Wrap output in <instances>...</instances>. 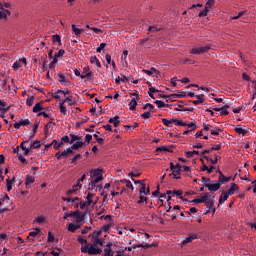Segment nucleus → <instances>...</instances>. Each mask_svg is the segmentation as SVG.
<instances>
[{
	"label": "nucleus",
	"mask_w": 256,
	"mask_h": 256,
	"mask_svg": "<svg viewBox=\"0 0 256 256\" xmlns=\"http://www.w3.org/2000/svg\"><path fill=\"white\" fill-rule=\"evenodd\" d=\"M209 49H211V44H206L205 46H200V47H196V48H192L190 50V53L192 55H201L203 53H207V51H209Z\"/></svg>",
	"instance_id": "1"
},
{
	"label": "nucleus",
	"mask_w": 256,
	"mask_h": 256,
	"mask_svg": "<svg viewBox=\"0 0 256 256\" xmlns=\"http://www.w3.org/2000/svg\"><path fill=\"white\" fill-rule=\"evenodd\" d=\"M204 187H206L208 191L215 193V191H219L221 189V183L214 180V181H211V183L204 184Z\"/></svg>",
	"instance_id": "2"
},
{
	"label": "nucleus",
	"mask_w": 256,
	"mask_h": 256,
	"mask_svg": "<svg viewBox=\"0 0 256 256\" xmlns=\"http://www.w3.org/2000/svg\"><path fill=\"white\" fill-rule=\"evenodd\" d=\"M76 225H83L85 223V213L79 210H76V215L74 216Z\"/></svg>",
	"instance_id": "3"
},
{
	"label": "nucleus",
	"mask_w": 256,
	"mask_h": 256,
	"mask_svg": "<svg viewBox=\"0 0 256 256\" xmlns=\"http://www.w3.org/2000/svg\"><path fill=\"white\" fill-rule=\"evenodd\" d=\"M57 77L59 78V83H61V85L64 87H69V85H71V81H69V79H67L64 74L59 73Z\"/></svg>",
	"instance_id": "4"
},
{
	"label": "nucleus",
	"mask_w": 256,
	"mask_h": 256,
	"mask_svg": "<svg viewBox=\"0 0 256 256\" xmlns=\"http://www.w3.org/2000/svg\"><path fill=\"white\" fill-rule=\"evenodd\" d=\"M90 177H94V178H98L100 177V179H103V170L97 168V169H92L90 171Z\"/></svg>",
	"instance_id": "5"
},
{
	"label": "nucleus",
	"mask_w": 256,
	"mask_h": 256,
	"mask_svg": "<svg viewBox=\"0 0 256 256\" xmlns=\"http://www.w3.org/2000/svg\"><path fill=\"white\" fill-rule=\"evenodd\" d=\"M231 181V178L229 177H225V175H223V172L219 171V177H218V183H220L221 185H225V183H229Z\"/></svg>",
	"instance_id": "6"
},
{
	"label": "nucleus",
	"mask_w": 256,
	"mask_h": 256,
	"mask_svg": "<svg viewBox=\"0 0 256 256\" xmlns=\"http://www.w3.org/2000/svg\"><path fill=\"white\" fill-rule=\"evenodd\" d=\"M195 239H199V235H197V234H190L188 237H186L181 242V245H187V243H191L192 241H195Z\"/></svg>",
	"instance_id": "7"
},
{
	"label": "nucleus",
	"mask_w": 256,
	"mask_h": 256,
	"mask_svg": "<svg viewBox=\"0 0 256 256\" xmlns=\"http://www.w3.org/2000/svg\"><path fill=\"white\" fill-rule=\"evenodd\" d=\"M111 247H113V243H108L106 245V248L104 249V255L103 256H113V255H115V251H113V249H111Z\"/></svg>",
	"instance_id": "8"
},
{
	"label": "nucleus",
	"mask_w": 256,
	"mask_h": 256,
	"mask_svg": "<svg viewBox=\"0 0 256 256\" xmlns=\"http://www.w3.org/2000/svg\"><path fill=\"white\" fill-rule=\"evenodd\" d=\"M169 177H172V179H181V168H175L172 170Z\"/></svg>",
	"instance_id": "9"
},
{
	"label": "nucleus",
	"mask_w": 256,
	"mask_h": 256,
	"mask_svg": "<svg viewBox=\"0 0 256 256\" xmlns=\"http://www.w3.org/2000/svg\"><path fill=\"white\" fill-rule=\"evenodd\" d=\"M33 183H35V177L27 175L25 178L26 189H31V185H33Z\"/></svg>",
	"instance_id": "10"
},
{
	"label": "nucleus",
	"mask_w": 256,
	"mask_h": 256,
	"mask_svg": "<svg viewBox=\"0 0 256 256\" xmlns=\"http://www.w3.org/2000/svg\"><path fill=\"white\" fill-rule=\"evenodd\" d=\"M204 204L207 207V211L205 212V215H207L208 213H211V210L215 207V200H208L206 202H204Z\"/></svg>",
	"instance_id": "11"
},
{
	"label": "nucleus",
	"mask_w": 256,
	"mask_h": 256,
	"mask_svg": "<svg viewBox=\"0 0 256 256\" xmlns=\"http://www.w3.org/2000/svg\"><path fill=\"white\" fill-rule=\"evenodd\" d=\"M67 229L70 233H75V231H77V229H81V225L75 223H69L67 226Z\"/></svg>",
	"instance_id": "12"
},
{
	"label": "nucleus",
	"mask_w": 256,
	"mask_h": 256,
	"mask_svg": "<svg viewBox=\"0 0 256 256\" xmlns=\"http://www.w3.org/2000/svg\"><path fill=\"white\" fill-rule=\"evenodd\" d=\"M83 145H85V142H82V140L73 142L72 145L70 146V149H71V151H73V150L77 151V149H81V147H83Z\"/></svg>",
	"instance_id": "13"
},
{
	"label": "nucleus",
	"mask_w": 256,
	"mask_h": 256,
	"mask_svg": "<svg viewBox=\"0 0 256 256\" xmlns=\"http://www.w3.org/2000/svg\"><path fill=\"white\" fill-rule=\"evenodd\" d=\"M10 77L7 76L4 80H0L2 82V87L4 91H11V85L7 84L9 83Z\"/></svg>",
	"instance_id": "14"
},
{
	"label": "nucleus",
	"mask_w": 256,
	"mask_h": 256,
	"mask_svg": "<svg viewBox=\"0 0 256 256\" xmlns=\"http://www.w3.org/2000/svg\"><path fill=\"white\" fill-rule=\"evenodd\" d=\"M137 101H139V97L132 98V100L128 104L130 107V111H135V109L137 108Z\"/></svg>",
	"instance_id": "15"
},
{
	"label": "nucleus",
	"mask_w": 256,
	"mask_h": 256,
	"mask_svg": "<svg viewBox=\"0 0 256 256\" xmlns=\"http://www.w3.org/2000/svg\"><path fill=\"white\" fill-rule=\"evenodd\" d=\"M239 189V187L237 186V184L232 183L231 187L226 191V193L228 195H235V192Z\"/></svg>",
	"instance_id": "16"
},
{
	"label": "nucleus",
	"mask_w": 256,
	"mask_h": 256,
	"mask_svg": "<svg viewBox=\"0 0 256 256\" xmlns=\"http://www.w3.org/2000/svg\"><path fill=\"white\" fill-rule=\"evenodd\" d=\"M53 125H55V122L50 121L44 126V135H46V137H49V129L52 128Z\"/></svg>",
	"instance_id": "17"
},
{
	"label": "nucleus",
	"mask_w": 256,
	"mask_h": 256,
	"mask_svg": "<svg viewBox=\"0 0 256 256\" xmlns=\"http://www.w3.org/2000/svg\"><path fill=\"white\" fill-rule=\"evenodd\" d=\"M108 123H111L112 125H114V127H119L121 121L119 120V116H115L113 118H110L108 120Z\"/></svg>",
	"instance_id": "18"
},
{
	"label": "nucleus",
	"mask_w": 256,
	"mask_h": 256,
	"mask_svg": "<svg viewBox=\"0 0 256 256\" xmlns=\"http://www.w3.org/2000/svg\"><path fill=\"white\" fill-rule=\"evenodd\" d=\"M204 159L206 160V161H210V163L212 164V165H217V161H219V159H221V156H219V155H215V159H213V158H209V156H204Z\"/></svg>",
	"instance_id": "19"
},
{
	"label": "nucleus",
	"mask_w": 256,
	"mask_h": 256,
	"mask_svg": "<svg viewBox=\"0 0 256 256\" xmlns=\"http://www.w3.org/2000/svg\"><path fill=\"white\" fill-rule=\"evenodd\" d=\"M59 109H60V113H62V115H69V113H70V111L67 110V107H65L64 102L59 103Z\"/></svg>",
	"instance_id": "20"
},
{
	"label": "nucleus",
	"mask_w": 256,
	"mask_h": 256,
	"mask_svg": "<svg viewBox=\"0 0 256 256\" xmlns=\"http://www.w3.org/2000/svg\"><path fill=\"white\" fill-rule=\"evenodd\" d=\"M11 109V106H7V103L0 99V111L7 113Z\"/></svg>",
	"instance_id": "21"
},
{
	"label": "nucleus",
	"mask_w": 256,
	"mask_h": 256,
	"mask_svg": "<svg viewBox=\"0 0 256 256\" xmlns=\"http://www.w3.org/2000/svg\"><path fill=\"white\" fill-rule=\"evenodd\" d=\"M61 155L64 159H67V157H71V155H73V150H71V148L68 147L66 150L61 152Z\"/></svg>",
	"instance_id": "22"
},
{
	"label": "nucleus",
	"mask_w": 256,
	"mask_h": 256,
	"mask_svg": "<svg viewBox=\"0 0 256 256\" xmlns=\"http://www.w3.org/2000/svg\"><path fill=\"white\" fill-rule=\"evenodd\" d=\"M162 151L168 152V153H173V150H171V148H169V146H160V147L156 148V153H161Z\"/></svg>",
	"instance_id": "23"
},
{
	"label": "nucleus",
	"mask_w": 256,
	"mask_h": 256,
	"mask_svg": "<svg viewBox=\"0 0 256 256\" xmlns=\"http://www.w3.org/2000/svg\"><path fill=\"white\" fill-rule=\"evenodd\" d=\"M90 63L92 65H96L98 68H101V62L99 61V59H97V56H91Z\"/></svg>",
	"instance_id": "24"
},
{
	"label": "nucleus",
	"mask_w": 256,
	"mask_h": 256,
	"mask_svg": "<svg viewBox=\"0 0 256 256\" xmlns=\"http://www.w3.org/2000/svg\"><path fill=\"white\" fill-rule=\"evenodd\" d=\"M235 131H236V133H238V135H243V136H245V135H247V133H249V130H245L241 126H236Z\"/></svg>",
	"instance_id": "25"
},
{
	"label": "nucleus",
	"mask_w": 256,
	"mask_h": 256,
	"mask_svg": "<svg viewBox=\"0 0 256 256\" xmlns=\"http://www.w3.org/2000/svg\"><path fill=\"white\" fill-rule=\"evenodd\" d=\"M71 27H72V32L74 33V35H76V37H80L83 29L77 28V26H75V24H72Z\"/></svg>",
	"instance_id": "26"
},
{
	"label": "nucleus",
	"mask_w": 256,
	"mask_h": 256,
	"mask_svg": "<svg viewBox=\"0 0 256 256\" xmlns=\"http://www.w3.org/2000/svg\"><path fill=\"white\" fill-rule=\"evenodd\" d=\"M195 97H196V99H198V100H193V101H192V103H193L194 105H199V104L203 103V101H204V99H203L204 95H203V94L196 95Z\"/></svg>",
	"instance_id": "27"
},
{
	"label": "nucleus",
	"mask_w": 256,
	"mask_h": 256,
	"mask_svg": "<svg viewBox=\"0 0 256 256\" xmlns=\"http://www.w3.org/2000/svg\"><path fill=\"white\" fill-rule=\"evenodd\" d=\"M142 109L145 111L146 109H148V111H151V113H155V106H153V104L151 103H147L145 104Z\"/></svg>",
	"instance_id": "28"
},
{
	"label": "nucleus",
	"mask_w": 256,
	"mask_h": 256,
	"mask_svg": "<svg viewBox=\"0 0 256 256\" xmlns=\"http://www.w3.org/2000/svg\"><path fill=\"white\" fill-rule=\"evenodd\" d=\"M39 129V122H36L34 125H33V129H32V132H31V136H30V139H33V137H35V135H37V130Z\"/></svg>",
	"instance_id": "29"
},
{
	"label": "nucleus",
	"mask_w": 256,
	"mask_h": 256,
	"mask_svg": "<svg viewBox=\"0 0 256 256\" xmlns=\"http://www.w3.org/2000/svg\"><path fill=\"white\" fill-rule=\"evenodd\" d=\"M62 103H68V105H75V100L73 99V96H70V97H66Z\"/></svg>",
	"instance_id": "30"
},
{
	"label": "nucleus",
	"mask_w": 256,
	"mask_h": 256,
	"mask_svg": "<svg viewBox=\"0 0 256 256\" xmlns=\"http://www.w3.org/2000/svg\"><path fill=\"white\" fill-rule=\"evenodd\" d=\"M229 199V195L225 192L224 195H221L219 198V205H223Z\"/></svg>",
	"instance_id": "31"
},
{
	"label": "nucleus",
	"mask_w": 256,
	"mask_h": 256,
	"mask_svg": "<svg viewBox=\"0 0 256 256\" xmlns=\"http://www.w3.org/2000/svg\"><path fill=\"white\" fill-rule=\"evenodd\" d=\"M50 145H53V147L58 150L61 149V146L63 145V142H59V140H53Z\"/></svg>",
	"instance_id": "32"
},
{
	"label": "nucleus",
	"mask_w": 256,
	"mask_h": 256,
	"mask_svg": "<svg viewBox=\"0 0 256 256\" xmlns=\"http://www.w3.org/2000/svg\"><path fill=\"white\" fill-rule=\"evenodd\" d=\"M89 255H97V245L91 244L89 247Z\"/></svg>",
	"instance_id": "33"
},
{
	"label": "nucleus",
	"mask_w": 256,
	"mask_h": 256,
	"mask_svg": "<svg viewBox=\"0 0 256 256\" xmlns=\"http://www.w3.org/2000/svg\"><path fill=\"white\" fill-rule=\"evenodd\" d=\"M75 141H81V137L79 135L70 134V143L73 144Z\"/></svg>",
	"instance_id": "34"
},
{
	"label": "nucleus",
	"mask_w": 256,
	"mask_h": 256,
	"mask_svg": "<svg viewBox=\"0 0 256 256\" xmlns=\"http://www.w3.org/2000/svg\"><path fill=\"white\" fill-rule=\"evenodd\" d=\"M185 155H186V157H187L188 159H191V157H194V155H199V151H197V150L187 151V152L185 153Z\"/></svg>",
	"instance_id": "35"
},
{
	"label": "nucleus",
	"mask_w": 256,
	"mask_h": 256,
	"mask_svg": "<svg viewBox=\"0 0 256 256\" xmlns=\"http://www.w3.org/2000/svg\"><path fill=\"white\" fill-rule=\"evenodd\" d=\"M17 157L22 165H27V163H29V161L25 159L21 153H17Z\"/></svg>",
	"instance_id": "36"
},
{
	"label": "nucleus",
	"mask_w": 256,
	"mask_h": 256,
	"mask_svg": "<svg viewBox=\"0 0 256 256\" xmlns=\"http://www.w3.org/2000/svg\"><path fill=\"white\" fill-rule=\"evenodd\" d=\"M138 247H141L142 249H151V247H157V243L152 244H138Z\"/></svg>",
	"instance_id": "37"
},
{
	"label": "nucleus",
	"mask_w": 256,
	"mask_h": 256,
	"mask_svg": "<svg viewBox=\"0 0 256 256\" xmlns=\"http://www.w3.org/2000/svg\"><path fill=\"white\" fill-rule=\"evenodd\" d=\"M155 105H157V107L159 109H161L162 107H169V104H165V102L161 101V100H156L154 101Z\"/></svg>",
	"instance_id": "38"
},
{
	"label": "nucleus",
	"mask_w": 256,
	"mask_h": 256,
	"mask_svg": "<svg viewBox=\"0 0 256 256\" xmlns=\"http://www.w3.org/2000/svg\"><path fill=\"white\" fill-rule=\"evenodd\" d=\"M39 147H41V141H39V140H35V141L30 145V149H39Z\"/></svg>",
	"instance_id": "39"
},
{
	"label": "nucleus",
	"mask_w": 256,
	"mask_h": 256,
	"mask_svg": "<svg viewBox=\"0 0 256 256\" xmlns=\"http://www.w3.org/2000/svg\"><path fill=\"white\" fill-rule=\"evenodd\" d=\"M92 204L91 200H87L86 202L80 201V209L83 211L85 207H89Z\"/></svg>",
	"instance_id": "40"
},
{
	"label": "nucleus",
	"mask_w": 256,
	"mask_h": 256,
	"mask_svg": "<svg viewBox=\"0 0 256 256\" xmlns=\"http://www.w3.org/2000/svg\"><path fill=\"white\" fill-rule=\"evenodd\" d=\"M52 39H53V43L61 45V36L59 34L53 35Z\"/></svg>",
	"instance_id": "41"
},
{
	"label": "nucleus",
	"mask_w": 256,
	"mask_h": 256,
	"mask_svg": "<svg viewBox=\"0 0 256 256\" xmlns=\"http://www.w3.org/2000/svg\"><path fill=\"white\" fill-rule=\"evenodd\" d=\"M39 111H43V106H41V103H37L33 107V113H39Z\"/></svg>",
	"instance_id": "42"
},
{
	"label": "nucleus",
	"mask_w": 256,
	"mask_h": 256,
	"mask_svg": "<svg viewBox=\"0 0 256 256\" xmlns=\"http://www.w3.org/2000/svg\"><path fill=\"white\" fill-rule=\"evenodd\" d=\"M21 67H23L21 64V60L14 62L12 65V69H14V71H17V69H21Z\"/></svg>",
	"instance_id": "43"
},
{
	"label": "nucleus",
	"mask_w": 256,
	"mask_h": 256,
	"mask_svg": "<svg viewBox=\"0 0 256 256\" xmlns=\"http://www.w3.org/2000/svg\"><path fill=\"white\" fill-rule=\"evenodd\" d=\"M83 157L81 154H76L73 158L70 159V163H73V165H77V160L81 159Z\"/></svg>",
	"instance_id": "44"
},
{
	"label": "nucleus",
	"mask_w": 256,
	"mask_h": 256,
	"mask_svg": "<svg viewBox=\"0 0 256 256\" xmlns=\"http://www.w3.org/2000/svg\"><path fill=\"white\" fill-rule=\"evenodd\" d=\"M77 191H79V188H77V186H73L72 189L67 190L66 195H68V197H69V196L73 195V193H77Z\"/></svg>",
	"instance_id": "45"
},
{
	"label": "nucleus",
	"mask_w": 256,
	"mask_h": 256,
	"mask_svg": "<svg viewBox=\"0 0 256 256\" xmlns=\"http://www.w3.org/2000/svg\"><path fill=\"white\" fill-rule=\"evenodd\" d=\"M39 233H41V229L35 228L34 231L29 233V237H37V235H39Z\"/></svg>",
	"instance_id": "46"
},
{
	"label": "nucleus",
	"mask_w": 256,
	"mask_h": 256,
	"mask_svg": "<svg viewBox=\"0 0 256 256\" xmlns=\"http://www.w3.org/2000/svg\"><path fill=\"white\" fill-rule=\"evenodd\" d=\"M172 123H174L177 126L187 127V122H183L181 120L174 119V122H172Z\"/></svg>",
	"instance_id": "47"
},
{
	"label": "nucleus",
	"mask_w": 256,
	"mask_h": 256,
	"mask_svg": "<svg viewBox=\"0 0 256 256\" xmlns=\"http://www.w3.org/2000/svg\"><path fill=\"white\" fill-rule=\"evenodd\" d=\"M175 121V119H171V120H168L166 118H163L162 119V123L163 125H165L166 127H170L171 123H173Z\"/></svg>",
	"instance_id": "48"
},
{
	"label": "nucleus",
	"mask_w": 256,
	"mask_h": 256,
	"mask_svg": "<svg viewBox=\"0 0 256 256\" xmlns=\"http://www.w3.org/2000/svg\"><path fill=\"white\" fill-rule=\"evenodd\" d=\"M191 203H207V201L205 200V197L201 196L200 198L192 200Z\"/></svg>",
	"instance_id": "49"
},
{
	"label": "nucleus",
	"mask_w": 256,
	"mask_h": 256,
	"mask_svg": "<svg viewBox=\"0 0 256 256\" xmlns=\"http://www.w3.org/2000/svg\"><path fill=\"white\" fill-rule=\"evenodd\" d=\"M34 101H35V96H31L30 98L26 99V105L28 107H31L33 105Z\"/></svg>",
	"instance_id": "50"
},
{
	"label": "nucleus",
	"mask_w": 256,
	"mask_h": 256,
	"mask_svg": "<svg viewBox=\"0 0 256 256\" xmlns=\"http://www.w3.org/2000/svg\"><path fill=\"white\" fill-rule=\"evenodd\" d=\"M34 223H39V225H41V223H45V216H38L35 220Z\"/></svg>",
	"instance_id": "51"
},
{
	"label": "nucleus",
	"mask_w": 256,
	"mask_h": 256,
	"mask_svg": "<svg viewBox=\"0 0 256 256\" xmlns=\"http://www.w3.org/2000/svg\"><path fill=\"white\" fill-rule=\"evenodd\" d=\"M146 75H153V73H157V69L155 67L150 68V70H143Z\"/></svg>",
	"instance_id": "52"
},
{
	"label": "nucleus",
	"mask_w": 256,
	"mask_h": 256,
	"mask_svg": "<svg viewBox=\"0 0 256 256\" xmlns=\"http://www.w3.org/2000/svg\"><path fill=\"white\" fill-rule=\"evenodd\" d=\"M6 187L7 191H11V189H13V182L9 178L6 180Z\"/></svg>",
	"instance_id": "53"
},
{
	"label": "nucleus",
	"mask_w": 256,
	"mask_h": 256,
	"mask_svg": "<svg viewBox=\"0 0 256 256\" xmlns=\"http://www.w3.org/2000/svg\"><path fill=\"white\" fill-rule=\"evenodd\" d=\"M58 61L59 60L57 58L53 57V60L49 64V69H55V65H57Z\"/></svg>",
	"instance_id": "54"
},
{
	"label": "nucleus",
	"mask_w": 256,
	"mask_h": 256,
	"mask_svg": "<svg viewBox=\"0 0 256 256\" xmlns=\"http://www.w3.org/2000/svg\"><path fill=\"white\" fill-rule=\"evenodd\" d=\"M186 127H188V129H191L192 131H195L197 129V124L195 122H191L189 124H186Z\"/></svg>",
	"instance_id": "55"
},
{
	"label": "nucleus",
	"mask_w": 256,
	"mask_h": 256,
	"mask_svg": "<svg viewBox=\"0 0 256 256\" xmlns=\"http://www.w3.org/2000/svg\"><path fill=\"white\" fill-rule=\"evenodd\" d=\"M93 137L96 138V141L99 145H103V143H105V140H103V138L99 137V135L94 134Z\"/></svg>",
	"instance_id": "56"
},
{
	"label": "nucleus",
	"mask_w": 256,
	"mask_h": 256,
	"mask_svg": "<svg viewBox=\"0 0 256 256\" xmlns=\"http://www.w3.org/2000/svg\"><path fill=\"white\" fill-rule=\"evenodd\" d=\"M221 131H223V130H221V128H219V127H215L214 129H212L211 130V135H219V133H221Z\"/></svg>",
	"instance_id": "57"
},
{
	"label": "nucleus",
	"mask_w": 256,
	"mask_h": 256,
	"mask_svg": "<svg viewBox=\"0 0 256 256\" xmlns=\"http://www.w3.org/2000/svg\"><path fill=\"white\" fill-rule=\"evenodd\" d=\"M207 13H209V9L204 8V10L199 12L198 17H207Z\"/></svg>",
	"instance_id": "58"
},
{
	"label": "nucleus",
	"mask_w": 256,
	"mask_h": 256,
	"mask_svg": "<svg viewBox=\"0 0 256 256\" xmlns=\"http://www.w3.org/2000/svg\"><path fill=\"white\" fill-rule=\"evenodd\" d=\"M63 55H65V51L63 49H60L58 53L54 55V58L59 60V57H63Z\"/></svg>",
	"instance_id": "59"
},
{
	"label": "nucleus",
	"mask_w": 256,
	"mask_h": 256,
	"mask_svg": "<svg viewBox=\"0 0 256 256\" xmlns=\"http://www.w3.org/2000/svg\"><path fill=\"white\" fill-rule=\"evenodd\" d=\"M100 181H103V178L98 177L91 180L90 185H97V183H100Z\"/></svg>",
	"instance_id": "60"
},
{
	"label": "nucleus",
	"mask_w": 256,
	"mask_h": 256,
	"mask_svg": "<svg viewBox=\"0 0 256 256\" xmlns=\"http://www.w3.org/2000/svg\"><path fill=\"white\" fill-rule=\"evenodd\" d=\"M57 93H61V95H71V90L65 89V90H57Z\"/></svg>",
	"instance_id": "61"
},
{
	"label": "nucleus",
	"mask_w": 256,
	"mask_h": 256,
	"mask_svg": "<svg viewBox=\"0 0 256 256\" xmlns=\"http://www.w3.org/2000/svg\"><path fill=\"white\" fill-rule=\"evenodd\" d=\"M20 125L25 127L27 125H31V121L29 119H23L20 121Z\"/></svg>",
	"instance_id": "62"
},
{
	"label": "nucleus",
	"mask_w": 256,
	"mask_h": 256,
	"mask_svg": "<svg viewBox=\"0 0 256 256\" xmlns=\"http://www.w3.org/2000/svg\"><path fill=\"white\" fill-rule=\"evenodd\" d=\"M89 244H86L85 246H82L81 247V252L82 253H88V255H89Z\"/></svg>",
	"instance_id": "63"
},
{
	"label": "nucleus",
	"mask_w": 256,
	"mask_h": 256,
	"mask_svg": "<svg viewBox=\"0 0 256 256\" xmlns=\"http://www.w3.org/2000/svg\"><path fill=\"white\" fill-rule=\"evenodd\" d=\"M220 115H229V110L225 109V107L220 108Z\"/></svg>",
	"instance_id": "64"
}]
</instances>
